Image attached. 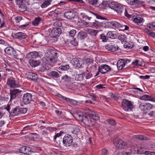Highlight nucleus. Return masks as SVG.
I'll return each mask as SVG.
<instances>
[{
  "label": "nucleus",
  "mask_w": 155,
  "mask_h": 155,
  "mask_svg": "<svg viewBox=\"0 0 155 155\" xmlns=\"http://www.w3.org/2000/svg\"><path fill=\"white\" fill-rule=\"evenodd\" d=\"M46 54L47 60L52 64H54L57 62L58 56V53L56 51L52 50H48Z\"/></svg>",
  "instance_id": "obj_1"
},
{
  "label": "nucleus",
  "mask_w": 155,
  "mask_h": 155,
  "mask_svg": "<svg viewBox=\"0 0 155 155\" xmlns=\"http://www.w3.org/2000/svg\"><path fill=\"white\" fill-rule=\"evenodd\" d=\"M122 107L125 111H130L134 108L132 102L127 100H123L122 102Z\"/></svg>",
  "instance_id": "obj_2"
},
{
  "label": "nucleus",
  "mask_w": 155,
  "mask_h": 155,
  "mask_svg": "<svg viewBox=\"0 0 155 155\" xmlns=\"http://www.w3.org/2000/svg\"><path fill=\"white\" fill-rule=\"evenodd\" d=\"M89 15L90 16L84 14H81V15L82 17V18L85 19H90L91 18H94L96 17V18L99 19H107L104 17L101 16L97 14H95L91 12H89Z\"/></svg>",
  "instance_id": "obj_3"
},
{
  "label": "nucleus",
  "mask_w": 155,
  "mask_h": 155,
  "mask_svg": "<svg viewBox=\"0 0 155 155\" xmlns=\"http://www.w3.org/2000/svg\"><path fill=\"white\" fill-rule=\"evenodd\" d=\"M5 108L12 115L17 116L19 114V106L13 107L12 105H8Z\"/></svg>",
  "instance_id": "obj_4"
},
{
  "label": "nucleus",
  "mask_w": 155,
  "mask_h": 155,
  "mask_svg": "<svg viewBox=\"0 0 155 155\" xmlns=\"http://www.w3.org/2000/svg\"><path fill=\"white\" fill-rule=\"evenodd\" d=\"M85 114L86 115L84 116L85 118L89 117L90 118H92L94 120H97L99 119V115L94 111L90 110L89 109L85 110Z\"/></svg>",
  "instance_id": "obj_5"
},
{
  "label": "nucleus",
  "mask_w": 155,
  "mask_h": 155,
  "mask_svg": "<svg viewBox=\"0 0 155 155\" xmlns=\"http://www.w3.org/2000/svg\"><path fill=\"white\" fill-rule=\"evenodd\" d=\"M73 141V138L70 135H66L63 138V144L66 147H69L71 146Z\"/></svg>",
  "instance_id": "obj_6"
},
{
  "label": "nucleus",
  "mask_w": 155,
  "mask_h": 155,
  "mask_svg": "<svg viewBox=\"0 0 155 155\" xmlns=\"http://www.w3.org/2000/svg\"><path fill=\"white\" fill-rule=\"evenodd\" d=\"M153 107L152 104L149 103H142L140 102L139 108L141 111L145 113H147L149 110L151 109Z\"/></svg>",
  "instance_id": "obj_7"
},
{
  "label": "nucleus",
  "mask_w": 155,
  "mask_h": 155,
  "mask_svg": "<svg viewBox=\"0 0 155 155\" xmlns=\"http://www.w3.org/2000/svg\"><path fill=\"white\" fill-rule=\"evenodd\" d=\"M111 68L108 65L106 64L101 65L99 66L98 71L97 73V75L99 74V73L101 72L102 74H104L109 71Z\"/></svg>",
  "instance_id": "obj_8"
},
{
  "label": "nucleus",
  "mask_w": 155,
  "mask_h": 155,
  "mask_svg": "<svg viewBox=\"0 0 155 155\" xmlns=\"http://www.w3.org/2000/svg\"><path fill=\"white\" fill-rule=\"evenodd\" d=\"M77 24L80 26L83 25H91L94 26V27L98 26H99V24L97 21L95 20V22L93 23H88L84 21V20H79Z\"/></svg>",
  "instance_id": "obj_9"
},
{
  "label": "nucleus",
  "mask_w": 155,
  "mask_h": 155,
  "mask_svg": "<svg viewBox=\"0 0 155 155\" xmlns=\"http://www.w3.org/2000/svg\"><path fill=\"white\" fill-rule=\"evenodd\" d=\"M5 53L12 57H16L18 55L16 51L12 47H8L5 49Z\"/></svg>",
  "instance_id": "obj_10"
},
{
  "label": "nucleus",
  "mask_w": 155,
  "mask_h": 155,
  "mask_svg": "<svg viewBox=\"0 0 155 155\" xmlns=\"http://www.w3.org/2000/svg\"><path fill=\"white\" fill-rule=\"evenodd\" d=\"M71 62L75 67L78 68H81L83 64L82 60L80 58H74L72 60Z\"/></svg>",
  "instance_id": "obj_11"
},
{
  "label": "nucleus",
  "mask_w": 155,
  "mask_h": 155,
  "mask_svg": "<svg viewBox=\"0 0 155 155\" xmlns=\"http://www.w3.org/2000/svg\"><path fill=\"white\" fill-rule=\"evenodd\" d=\"M7 85L11 88L17 87H18V85L15 79L12 78H8L7 81Z\"/></svg>",
  "instance_id": "obj_12"
},
{
  "label": "nucleus",
  "mask_w": 155,
  "mask_h": 155,
  "mask_svg": "<svg viewBox=\"0 0 155 155\" xmlns=\"http://www.w3.org/2000/svg\"><path fill=\"white\" fill-rule=\"evenodd\" d=\"M32 95L31 94L26 93L24 94L23 100L25 104H29L32 100Z\"/></svg>",
  "instance_id": "obj_13"
},
{
  "label": "nucleus",
  "mask_w": 155,
  "mask_h": 155,
  "mask_svg": "<svg viewBox=\"0 0 155 155\" xmlns=\"http://www.w3.org/2000/svg\"><path fill=\"white\" fill-rule=\"evenodd\" d=\"M110 26H112L115 28H118L121 27H124V30H128L129 29V27L127 25H124L122 26L120 23L116 21L112 22L110 23Z\"/></svg>",
  "instance_id": "obj_14"
},
{
  "label": "nucleus",
  "mask_w": 155,
  "mask_h": 155,
  "mask_svg": "<svg viewBox=\"0 0 155 155\" xmlns=\"http://www.w3.org/2000/svg\"><path fill=\"white\" fill-rule=\"evenodd\" d=\"M105 48L108 51L114 52L117 51L119 48L117 45L110 43L106 45Z\"/></svg>",
  "instance_id": "obj_15"
},
{
  "label": "nucleus",
  "mask_w": 155,
  "mask_h": 155,
  "mask_svg": "<svg viewBox=\"0 0 155 155\" xmlns=\"http://www.w3.org/2000/svg\"><path fill=\"white\" fill-rule=\"evenodd\" d=\"M21 91L18 89H15L10 91V99L12 100L18 97Z\"/></svg>",
  "instance_id": "obj_16"
},
{
  "label": "nucleus",
  "mask_w": 155,
  "mask_h": 155,
  "mask_svg": "<svg viewBox=\"0 0 155 155\" xmlns=\"http://www.w3.org/2000/svg\"><path fill=\"white\" fill-rule=\"evenodd\" d=\"M61 30L60 28H53L51 31V37H56L59 36L61 34Z\"/></svg>",
  "instance_id": "obj_17"
},
{
  "label": "nucleus",
  "mask_w": 155,
  "mask_h": 155,
  "mask_svg": "<svg viewBox=\"0 0 155 155\" xmlns=\"http://www.w3.org/2000/svg\"><path fill=\"white\" fill-rule=\"evenodd\" d=\"M19 152L24 154H30L32 151L31 150V148L27 147H22L19 149Z\"/></svg>",
  "instance_id": "obj_18"
},
{
  "label": "nucleus",
  "mask_w": 155,
  "mask_h": 155,
  "mask_svg": "<svg viewBox=\"0 0 155 155\" xmlns=\"http://www.w3.org/2000/svg\"><path fill=\"white\" fill-rule=\"evenodd\" d=\"M39 56L38 52L34 51L30 52L29 53L27 54L25 58L27 59H34L36 58Z\"/></svg>",
  "instance_id": "obj_19"
},
{
  "label": "nucleus",
  "mask_w": 155,
  "mask_h": 155,
  "mask_svg": "<svg viewBox=\"0 0 155 155\" xmlns=\"http://www.w3.org/2000/svg\"><path fill=\"white\" fill-rule=\"evenodd\" d=\"M12 36L13 37L15 38H25L27 36V35L25 33L21 32H18L17 33H14L12 34Z\"/></svg>",
  "instance_id": "obj_20"
},
{
  "label": "nucleus",
  "mask_w": 155,
  "mask_h": 155,
  "mask_svg": "<svg viewBox=\"0 0 155 155\" xmlns=\"http://www.w3.org/2000/svg\"><path fill=\"white\" fill-rule=\"evenodd\" d=\"M26 75L28 78L34 82L36 81L38 79L37 74L32 72H28Z\"/></svg>",
  "instance_id": "obj_21"
},
{
  "label": "nucleus",
  "mask_w": 155,
  "mask_h": 155,
  "mask_svg": "<svg viewBox=\"0 0 155 155\" xmlns=\"http://www.w3.org/2000/svg\"><path fill=\"white\" fill-rule=\"evenodd\" d=\"M124 59H121L118 61L117 63V68L119 70L122 69L125 65Z\"/></svg>",
  "instance_id": "obj_22"
},
{
  "label": "nucleus",
  "mask_w": 155,
  "mask_h": 155,
  "mask_svg": "<svg viewBox=\"0 0 155 155\" xmlns=\"http://www.w3.org/2000/svg\"><path fill=\"white\" fill-rule=\"evenodd\" d=\"M64 15L65 17L68 19L74 18L75 15L71 11L65 12Z\"/></svg>",
  "instance_id": "obj_23"
},
{
  "label": "nucleus",
  "mask_w": 155,
  "mask_h": 155,
  "mask_svg": "<svg viewBox=\"0 0 155 155\" xmlns=\"http://www.w3.org/2000/svg\"><path fill=\"white\" fill-rule=\"evenodd\" d=\"M29 63L31 66L32 67H35L38 65L40 64V62L38 60H35L34 59H28Z\"/></svg>",
  "instance_id": "obj_24"
},
{
  "label": "nucleus",
  "mask_w": 155,
  "mask_h": 155,
  "mask_svg": "<svg viewBox=\"0 0 155 155\" xmlns=\"http://www.w3.org/2000/svg\"><path fill=\"white\" fill-rule=\"evenodd\" d=\"M84 30L88 32L89 34L92 36H96L98 32L97 30L91 28H85Z\"/></svg>",
  "instance_id": "obj_25"
},
{
  "label": "nucleus",
  "mask_w": 155,
  "mask_h": 155,
  "mask_svg": "<svg viewBox=\"0 0 155 155\" xmlns=\"http://www.w3.org/2000/svg\"><path fill=\"white\" fill-rule=\"evenodd\" d=\"M87 74V73L84 72L81 74H77L75 76V79L77 81H82L84 79V77Z\"/></svg>",
  "instance_id": "obj_26"
},
{
  "label": "nucleus",
  "mask_w": 155,
  "mask_h": 155,
  "mask_svg": "<svg viewBox=\"0 0 155 155\" xmlns=\"http://www.w3.org/2000/svg\"><path fill=\"white\" fill-rule=\"evenodd\" d=\"M87 36L86 33L82 31L79 32L77 37L78 39L81 40L84 39Z\"/></svg>",
  "instance_id": "obj_27"
},
{
  "label": "nucleus",
  "mask_w": 155,
  "mask_h": 155,
  "mask_svg": "<svg viewBox=\"0 0 155 155\" xmlns=\"http://www.w3.org/2000/svg\"><path fill=\"white\" fill-rule=\"evenodd\" d=\"M48 75L50 77L58 78L60 77V74L57 71H52L48 73Z\"/></svg>",
  "instance_id": "obj_28"
},
{
  "label": "nucleus",
  "mask_w": 155,
  "mask_h": 155,
  "mask_svg": "<svg viewBox=\"0 0 155 155\" xmlns=\"http://www.w3.org/2000/svg\"><path fill=\"white\" fill-rule=\"evenodd\" d=\"M140 99L145 101H155L153 98L151 96L147 95H143L140 97Z\"/></svg>",
  "instance_id": "obj_29"
},
{
  "label": "nucleus",
  "mask_w": 155,
  "mask_h": 155,
  "mask_svg": "<svg viewBox=\"0 0 155 155\" xmlns=\"http://www.w3.org/2000/svg\"><path fill=\"white\" fill-rule=\"evenodd\" d=\"M114 10L120 15L122 12V11L124 10V9L122 6L119 4L117 5Z\"/></svg>",
  "instance_id": "obj_30"
},
{
  "label": "nucleus",
  "mask_w": 155,
  "mask_h": 155,
  "mask_svg": "<svg viewBox=\"0 0 155 155\" xmlns=\"http://www.w3.org/2000/svg\"><path fill=\"white\" fill-rule=\"evenodd\" d=\"M107 38H110L111 39H115L117 37V35L115 34L114 31H108L107 34Z\"/></svg>",
  "instance_id": "obj_31"
},
{
  "label": "nucleus",
  "mask_w": 155,
  "mask_h": 155,
  "mask_svg": "<svg viewBox=\"0 0 155 155\" xmlns=\"http://www.w3.org/2000/svg\"><path fill=\"white\" fill-rule=\"evenodd\" d=\"M120 140H121L119 139L118 138H115L113 141V143L116 146L117 148L118 149H120V147L121 146V144L119 143Z\"/></svg>",
  "instance_id": "obj_32"
},
{
  "label": "nucleus",
  "mask_w": 155,
  "mask_h": 155,
  "mask_svg": "<svg viewBox=\"0 0 155 155\" xmlns=\"http://www.w3.org/2000/svg\"><path fill=\"white\" fill-rule=\"evenodd\" d=\"M45 1L41 5V7L43 8H45L47 7L48 5L50 4L52 0H44Z\"/></svg>",
  "instance_id": "obj_33"
},
{
  "label": "nucleus",
  "mask_w": 155,
  "mask_h": 155,
  "mask_svg": "<svg viewBox=\"0 0 155 155\" xmlns=\"http://www.w3.org/2000/svg\"><path fill=\"white\" fill-rule=\"evenodd\" d=\"M61 79L66 82H70L71 81V77L68 76L67 75H65L64 76L62 77Z\"/></svg>",
  "instance_id": "obj_34"
},
{
  "label": "nucleus",
  "mask_w": 155,
  "mask_h": 155,
  "mask_svg": "<svg viewBox=\"0 0 155 155\" xmlns=\"http://www.w3.org/2000/svg\"><path fill=\"white\" fill-rule=\"evenodd\" d=\"M118 39L120 40L122 42H125L126 41L127 37L124 35H120L118 37Z\"/></svg>",
  "instance_id": "obj_35"
},
{
  "label": "nucleus",
  "mask_w": 155,
  "mask_h": 155,
  "mask_svg": "<svg viewBox=\"0 0 155 155\" xmlns=\"http://www.w3.org/2000/svg\"><path fill=\"white\" fill-rule=\"evenodd\" d=\"M100 38L103 42H106L107 41L108 39L107 38V35L106 36L104 34H101L100 35Z\"/></svg>",
  "instance_id": "obj_36"
},
{
  "label": "nucleus",
  "mask_w": 155,
  "mask_h": 155,
  "mask_svg": "<svg viewBox=\"0 0 155 155\" xmlns=\"http://www.w3.org/2000/svg\"><path fill=\"white\" fill-rule=\"evenodd\" d=\"M118 4L115 2H111L108 3V6L111 8L114 9Z\"/></svg>",
  "instance_id": "obj_37"
},
{
  "label": "nucleus",
  "mask_w": 155,
  "mask_h": 155,
  "mask_svg": "<svg viewBox=\"0 0 155 155\" xmlns=\"http://www.w3.org/2000/svg\"><path fill=\"white\" fill-rule=\"evenodd\" d=\"M143 2L139 0H133L132 5H139L142 4Z\"/></svg>",
  "instance_id": "obj_38"
},
{
  "label": "nucleus",
  "mask_w": 155,
  "mask_h": 155,
  "mask_svg": "<svg viewBox=\"0 0 155 155\" xmlns=\"http://www.w3.org/2000/svg\"><path fill=\"white\" fill-rule=\"evenodd\" d=\"M119 143L121 144L120 147V149H124L127 146V144L126 142H124L122 140H120Z\"/></svg>",
  "instance_id": "obj_39"
},
{
  "label": "nucleus",
  "mask_w": 155,
  "mask_h": 155,
  "mask_svg": "<svg viewBox=\"0 0 155 155\" xmlns=\"http://www.w3.org/2000/svg\"><path fill=\"white\" fill-rule=\"evenodd\" d=\"M142 17V16L139 15H133L132 19H143V18Z\"/></svg>",
  "instance_id": "obj_40"
},
{
  "label": "nucleus",
  "mask_w": 155,
  "mask_h": 155,
  "mask_svg": "<svg viewBox=\"0 0 155 155\" xmlns=\"http://www.w3.org/2000/svg\"><path fill=\"white\" fill-rule=\"evenodd\" d=\"M133 21L137 25L141 26L142 25V23L143 22L144 20H133Z\"/></svg>",
  "instance_id": "obj_41"
},
{
  "label": "nucleus",
  "mask_w": 155,
  "mask_h": 155,
  "mask_svg": "<svg viewBox=\"0 0 155 155\" xmlns=\"http://www.w3.org/2000/svg\"><path fill=\"white\" fill-rule=\"evenodd\" d=\"M70 68L69 66L68 65H62L59 67L60 69L64 71H66L68 70Z\"/></svg>",
  "instance_id": "obj_42"
},
{
  "label": "nucleus",
  "mask_w": 155,
  "mask_h": 155,
  "mask_svg": "<svg viewBox=\"0 0 155 155\" xmlns=\"http://www.w3.org/2000/svg\"><path fill=\"white\" fill-rule=\"evenodd\" d=\"M19 114H24L26 113L27 110L26 108H21L19 107Z\"/></svg>",
  "instance_id": "obj_43"
},
{
  "label": "nucleus",
  "mask_w": 155,
  "mask_h": 155,
  "mask_svg": "<svg viewBox=\"0 0 155 155\" xmlns=\"http://www.w3.org/2000/svg\"><path fill=\"white\" fill-rule=\"evenodd\" d=\"M106 121L109 124L113 126H115L116 125L115 121L114 120L108 119L106 120Z\"/></svg>",
  "instance_id": "obj_44"
},
{
  "label": "nucleus",
  "mask_w": 155,
  "mask_h": 155,
  "mask_svg": "<svg viewBox=\"0 0 155 155\" xmlns=\"http://www.w3.org/2000/svg\"><path fill=\"white\" fill-rule=\"evenodd\" d=\"M54 25L55 27H61L62 26V23L58 20L54 23Z\"/></svg>",
  "instance_id": "obj_45"
},
{
  "label": "nucleus",
  "mask_w": 155,
  "mask_h": 155,
  "mask_svg": "<svg viewBox=\"0 0 155 155\" xmlns=\"http://www.w3.org/2000/svg\"><path fill=\"white\" fill-rule=\"evenodd\" d=\"M30 24L31 23H27L25 24L19 25V27L21 28H28L30 26Z\"/></svg>",
  "instance_id": "obj_46"
},
{
  "label": "nucleus",
  "mask_w": 155,
  "mask_h": 155,
  "mask_svg": "<svg viewBox=\"0 0 155 155\" xmlns=\"http://www.w3.org/2000/svg\"><path fill=\"white\" fill-rule=\"evenodd\" d=\"M80 130L79 129L78 127H76L72 131V134L77 135L78 133L80 132Z\"/></svg>",
  "instance_id": "obj_47"
},
{
  "label": "nucleus",
  "mask_w": 155,
  "mask_h": 155,
  "mask_svg": "<svg viewBox=\"0 0 155 155\" xmlns=\"http://www.w3.org/2000/svg\"><path fill=\"white\" fill-rule=\"evenodd\" d=\"M76 33V31L75 30H72L70 31L69 32V35L70 37L73 38Z\"/></svg>",
  "instance_id": "obj_48"
},
{
  "label": "nucleus",
  "mask_w": 155,
  "mask_h": 155,
  "mask_svg": "<svg viewBox=\"0 0 155 155\" xmlns=\"http://www.w3.org/2000/svg\"><path fill=\"white\" fill-rule=\"evenodd\" d=\"M97 2V0H88V2L90 4L96 6Z\"/></svg>",
  "instance_id": "obj_49"
},
{
  "label": "nucleus",
  "mask_w": 155,
  "mask_h": 155,
  "mask_svg": "<svg viewBox=\"0 0 155 155\" xmlns=\"http://www.w3.org/2000/svg\"><path fill=\"white\" fill-rule=\"evenodd\" d=\"M135 137L136 138L140 140H146L147 139L146 137H144L141 135H135Z\"/></svg>",
  "instance_id": "obj_50"
},
{
  "label": "nucleus",
  "mask_w": 155,
  "mask_h": 155,
  "mask_svg": "<svg viewBox=\"0 0 155 155\" xmlns=\"http://www.w3.org/2000/svg\"><path fill=\"white\" fill-rule=\"evenodd\" d=\"M40 20H34L32 22V25L35 26H38L39 24Z\"/></svg>",
  "instance_id": "obj_51"
},
{
  "label": "nucleus",
  "mask_w": 155,
  "mask_h": 155,
  "mask_svg": "<svg viewBox=\"0 0 155 155\" xmlns=\"http://www.w3.org/2000/svg\"><path fill=\"white\" fill-rule=\"evenodd\" d=\"M70 43L71 44L74 46H77L78 45V42L76 40V39H74L73 40H71L70 41Z\"/></svg>",
  "instance_id": "obj_52"
},
{
  "label": "nucleus",
  "mask_w": 155,
  "mask_h": 155,
  "mask_svg": "<svg viewBox=\"0 0 155 155\" xmlns=\"http://www.w3.org/2000/svg\"><path fill=\"white\" fill-rule=\"evenodd\" d=\"M125 10L124 14L125 16L127 17L128 18H130L131 17L133 18V15H130L128 13L127 10L125 9Z\"/></svg>",
  "instance_id": "obj_53"
},
{
  "label": "nucleus",
  "mask_w": 155,
  "mask_h": 155,
  "mask_svg": "<svg viewBox=\"0 0 155 155\" xmlns=\"http://www.w3.org/2000/svg\"><path fill=\"white\" fill-rule=\"evenodd\" d=\"M124 48H127L128 49H131L132 48L133 46H131L130 44H129L128 43H125L124 45Z\"/></svg>",
  "instance_id": "obj_54"
},
{
  "label": "nucleus",
  "mask_w": 155,
  "mask_h": 155,
  "mask_svg": "<svg viewBox=\"0 0 155 155\" xmlns=\"http://www.w3.org/2000/svg\"><path fill=\"white\" fill-rule=\"evenodd\" d=\"M148 27L150 28L155 29V23L153 22L151 24H149L148 25Z\"/></svg>",
  "instance_id": "obj_55"
},
{
  "label": "nucleus",
  "mask_w": 155,
  "mask_h": 155,
  "mask_svg": "<svg viewBox=\"0 0 155 155\" xmlns=\"http://www.w3.org/2000/svg\"><path fill=\"white\" fill-rule=\"evenodd\" d=\"M63 133V132L61 131L59 133H57L56 134L54 137V140L56 141V139L57 137H59L61 136V135Z\"/></svg>",
  "instance_id": "obj_56"
},
{
  "label": "nucleus",
  "mask_w": 155,
  "mask_h": 155,
  "mask_svg": "<svg viewBox=\"0 0 155 155\" xmlns=\"http://www.w3.org/2000/svg\"><path fill=\"white\" fill-rule=\"evenodd\" d=\"M70 103L73 105L75 106L78 105V102L76 100L71 99Z\"/></svg>",
  "instance_id": "obj_57"
},
{
  "label": "nucleus",
  "mask_w": 155,
  "mask_h": 155,
  "mask_svg": "<svg viewBox=\"0 0 155 155\" xmlns=\"http://www.w3.org/2000/svg\"><path fill=\"white\" fill-rule=\"evenodd\" d=\"M78 116L80 120H83L84 119H86V118H85L84 117H83L82 116V115L81 114H77L76 115L75 117L74 115V117L75 118L76 117H77Z\"/></svg>",
  "instance_id": "obj_58"
},
{
  "label": "nucleus",
  "mask_w": 155,
  "mask_h": 155,
  "mask_svg": "<svg viewBox=\"0 0 155 155\" xmlns=\"http://www.w3.org/2000/svg\"><path fill=\"white\" fill-rule=\"evenodd\" d=\"M108 151L107 150L104 149L102 150L101 155H108Z\"/></svg>",
  "instance_id": "obj_59"
},
{
  "label": "nucleus",
  "mask_w": 155,
  "mask_h": 155,
  "mask_svg": "<svg viewBox=\"0 0 155 155\" xmlns=\"http://www.w3.org/2000/svg\"><path fill=\"white\" fill-rule=\"evenodd\" d=\"M139 62V61L138 60H135L134 61H133L132 62V64H134V65H135V66H140L141 65L140 64H139L138 63V62Z\"/></svg>",
  "instance_id": "obj_60"
},
{
  "label": "nucleus",
  "mask_w": 155,
  "mask_h": 155,
  "mask_svg": "<svg viewBox=\"0 0 155 155\" xmlns=\"http://www.w3.org/2000/svg\"><path fill=\"white\" fill-rule=\"evenodd\" d=\"M144 153L145 154L147 155H153L152 154H155V152H151L150 151H146L144 152Z\"/></svg>",
  "instance_id": "obj_61"
},
{
  "label": "nucleus",
  "mask_w": 155,
  "mask_h": 155,
  "mask_svg": "<svg viewBox=\"0 0 155 155\" xmlns=\"http://www.w3.org/2000/svg\"><path fill=\"white\" fill-rule=\"evenodd\" d=\"M148 114L150 117H155V111H151Z\"/></svg>",
  "instance_id": "obj_62"
},
{
  "label": "nucleus",
  "mask_w": 155,
  "mask_h": 155,
  "mask_svg": "<svg viewBox=\"0 0 155 155\" xmlns=\"http://www.w3.org/2000/svg\"><path fill=\"white\" fill-rule=\"evenodd\" d=\"M90 96L92 97V99L94 101H96L97 100V97L94 95H90Z\"/></svg>",
  "instance_id": "obj_63"
},
{
  "label": "nucleus",
  "mask_w": 155,
  "mask_h": 155,
  "mask_svg": "<svg viewBox=\"0 0 155 155\" xmlns=\"http://www.w3.org/2000/svg\"><path fill=\"white\" fill-rule=\"evenodd\" d=\"M92 76V75L91 74H87L86 75H85L84 77H85L86 79H88L91 78Z\"/></svg>",
  "instance_id": "obj_64"
}]
</instances>
